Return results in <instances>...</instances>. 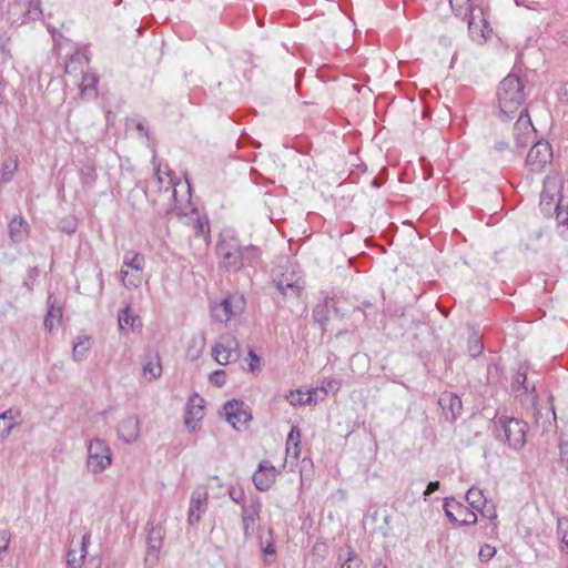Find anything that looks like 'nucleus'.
Here are the masks:
<instances>
[{"label":"nucleus","instance_id":"obj_11","mask_svg":"<svg viewBox=\"0 0 568 568\" xmlns=\"http://www.w3.org/2000/svg\"><path fill=\"white\" fill-rule=\"evenodd\" d=\"M552 160V150L548 142L536 143L528 152L526 164L534 172H540Z\"/></svg>","mask_w":568,"mask_h":568},{"label":"nucleus","instance_id":"obj_31","mask_svg":"<svg viewBox=\"0 0 568 568\" xmlns=\"http://www.w3.org/2000/svg\"><path fill=\"white\" fill-rule=\"evenodd\" d=\"M262 551L265 555V560L270 564L275 557V547L272 539V529H268V539L266 541L261 540Z\"/></svg>","mask_w":568,"mask_h":568},{"label":"nucleus","instance_id":"obj_47","mask_svg":"<svg viewBox=\"0 0 568 568\" xmlns=\"http://www.w3.org/2000/svg\"><path fill=\"white\" fill-rule=\"evenodd\" d=\"M73 63H74V61H73V60H71V61L67 64L65 69H67V71H68V72H70V71H71V69L75 70V69L73 68Z\"/></svg>","mask_w":568,"mask_h":568},{"label":"nucleus","instance_id":"obj_41","mask_svg":"<svg viewBox=\"0 0 568 568\" xmlns=\"http://www.w3.org/2000/svg\"><path fill=\"white\" fill-rule=\"evenodd\" d=\"M449 406L450 409L454 412L455 409L459 410L462 408V402L457 396L449 395Z\"/></svg>","mask_w":568,"mask_h":568},{"label":"nucleus","instance_id":"obj_37","mask_svg":"<svg viewBox=\"0 0 568 568\" xmlns=\"http://www.w3.org/2000/svg\"><path fill=\"white\" fill-rule=\"evenodd\" d=\"M10 538L11 534L8 529L0 530V552L6 551L8 549Z\"/></svg>","mask_w":568,"mask_h":568},{"label":"nucleus","instance_id":"obj_17","mask_svg":"<svg viewBox=\"0 0 568 568\" xmlns=\"http://www.w3.org/2000/svg\"><path fill=\"white\" fill-rule=\"evenodd\" d=\"M276 469L270 462H262L258 470L254 474L253 480L257 489L266 490L275 481Z\"/></svg>","mask_w":568,"mask_h":568},{"label":"nucleus","instance_id":"obj_6","mask_svg":"<svg viewBox=\"0 0 568 568\" xmlns=\"http://www.w3.org/2000/svg\"><path fill=\"white\" fill-rule=\"evenodd\" d=\"M240 356V345L232 334H222L212 347V357L220 365L236 361Z\"/></svg>","mask_w":568,"mask_h":568},{"label":"nucleus","instance_id":"obj_45","mask_svg":"<svg viewBox=\"0 0 568 568\" xmlns=\"http://www.w3.org/2000/svg\"><path fill=\"white\" fill-rule=\"evenodd\" d=\"M483 515L489 518L490 520H495L497 518V511L495 508L488 509L486 513H483Z\"/></svg>","mask_w":568,"mask_h":568},{"label":"nucleus","instance_id":"obj_9","mask_svg":"<svg viewBox=\"0 0 568 568\" xmlns=\"http://www.w3.org/2000/svg\"><path fill=\"white\" fill-rule=\"evenodd\" d=\"M501 432L500 436L514 448H520L526 442V423L515 419L503 417L499 419Z\"/></svg>","mask_w":568,"mask_h":568},{"label":"nucleus","instance_id":"obj_51","mask_svg":"<svg viewBox=\"0 0 568 568\" xmlns=\"http://www.w3.org/2000/svg\"><path fill=\"white\" fill-rule=\"evenodd\" d=\"M481 347L479 345L476 346V352H479Z\"/></svg>","mask_w":568,"mask_h":568},{"label":"nucleus","instance_id":"obj_8","mask_svg":"<svg viewBox=\"0 0 568 568\" xmlns=\"http://www.w3.org/2000/svg\"><path fill=\"white\" fill-rule=\"evenodd\" d=\"M222 415L236 430L245 428L247 423L252 419L248 407L243 402L236 399H232L223 406Z\"/></svg>","mask_w":568,"mask_h":568},{"label":"nucleus","instance_id":"obj_24","mask_svg":"<svg viewBox=\"0 0 568 568\" xmlns=\"http://www.w3.org/2000/svg\"><path fill=\"white\" fill-rule=\"evenodd\" d=\"M510 129H511V132H513V141H511V142H510V141H504V140L497 141V142L495 143V145H494V149H495L496 151H498V152H504V151H506V150H510V151H513L515 148H520V146H523V144H518V143H517L516 138H517L518 132H517V131H515V129H514V124H513V125L507 124V125H505L504 128H500V129L498 130V133H500V134L504 136L506 133H508V132L510 131ZM528 141H529V140H527V141L524 143V145H525Z\"/></svg>","mask_w":568,"mask_h":568},{"label":"nucleus","instance_id":"obj_52","mask_svg":"<svg viewBox=\"0 0 568 568\" xmlns=\"http://www.w3.org/2000/svg\"><path fill=\"white\" fill-rule=\"evenodd\" d=\"M445 402H446V397H442L440 403H445Z\"/></svg>","mask_w":568,"mask_h":568},{"label":"nucleus","instance_id":"obj_46","mask_svg":"<svg viewBox=\"0 0 568 568\" xmlns=\"http://www.w3.org/2000/svg\"><path fill=\"white\" fill-rule=\"evenodd\" d=\"M230 496H231V498H232L234 501H236V503L239 501V496H237V494H236L235 489H231V490H230Z\"/></svg>","mask_w":568,"mask_h":568},{"label":"nucleus","instance_id":"obj_28","mask_svg":"<svg viewBox=\"0 0 568 568\" xmlns=\"http://www.w3.org/2000/svg\"><path fill=\"white\" fill-rule=\"evenodd\" d=\"M466 500L469 503V505L474 509H476L478 511H481L486 505V498H485L483 491L475 487H471L470 489H468V491L466 494Z\"/></svg>","mask_w":568,"mask_h":568},{"label":"nucleus","instance_id":"obj_42","mask_svg":"<svg viewBox=\"0 0 568 568\" xmlns=\"http://www.w3.org/2000/svg\"><path fill=\"white\" fill-rule=\"evenodd\" d=\"M452 39L447 36H442L439 37L438 39V45L442 48V49H447V48H450L452 47Z\"/></svg>","mask_w":568,"mask_h":568},{"label":"nucleus","instance_id":"obj_30","mask_svg":"<svg viewBox=\"0 0 568 568\" xmlns=\"http://www.w3.org/2000/svg\"><path fill=\"white\" fill-rule=\"evenodd\" d=\"M18 168V161L16 159H8L3 162L0 172V180L2 182H9Z\"/></svg>","mask_w":568,"mask_h":568},{"label":"nucleus","instance_id":"obj_38","mask_svg":"<svg viewBox=\"0 0 568 568\" xmlns=\"http://www.w3.org/2000/svg\"><path fill=\"white\" fill-rule=\"evenodd\" d=\"M248 369L254 373L260 368V357L253 351L248 352Z\"/></svg>","mask_w":568,"mask_h":568},{"label":"nucleus","instance_id":"obj_7","mask_svg":"<svg viewBox=\"0 0 568 568\" xmlns=\"http://www.w3.org/2000/svg\"><path fill=\"white\" fill-rule=\"evenodd\" d=\"M452 9L456 12V14H462L463 12L470 11V17L468 19V29L470 34L475 41L484 42L487 39L486 34V23L480 14H475L471 10L470 0H449Z\"/></svg>","mask_w":568,"mask_h":568},{"label":"nucleus","instance_id":"obj_13","mask_svg":"<svg viewBox=\"0 0 568 568\" xmlns=\"http://www.w3.org/2000/svg\"><path fill=\"white\" fill-rule=\"evenodd\" d=\"M221 264L227 270H237L241 266V251L237 245L226 240H221L216 247Z\"/></svg>","mask_w":568,"mask_h":568},{"label":"nucleus","instance_id":"obj_53","mask_svg":"<svg viewBox=\"0 0 568 568\" xmlns=\"http://www.w3.org/2000/svg\"><path fill=\"white\" fill-rule=\"evenodd\" d=\"M385 568V567H384Z\"/></svg>","mask_w":568,"mask_h":568},{"label":"nucleus","instance_id":"obj_39","mask_svg":"<svg viewBox=\"0 0 568 568\" xmlns=\"http://www.w3.org/2000/svg\"><path fill=\"white\" fill-rule=\"evenodd\" d=\"M317 389H318V393H323L324 395H326L328 389L335 390V392L338 390V383L335 381H328L322 387H320Z\"/></svg>","mask_w":568,"mask_h":568},{"label":"nucleus","instance_id":"obj_40","mask_svg":"<svg viewBox=\"0 0 568 568\" xmlns=\"http://www.w3.org/2000/svg\"><path fill=\"white\" fill-rule=\"evenodd\" d=\"M345 555L346 559L344 562H342L341 568H351V561H353L356 558V554L352 548L347 547Z\"/></svg>","mask_w":568,"mask_h":568},{"label":"nucleus","instance_id":"obj_14","mask_svg":"<svg viewBox=\"0 0 568 568\" xmlns=\"http://www.w3.org/2000/svg\"><path fill=\"white\" fill-rule=\"evenodd\" d=\"M203 403L204 400L199 395H194L189 399L184 423L191 432L195 430L197 423L204 417Z\"/></svg>","mask_w":568,"mask_h":568},{"label":"nucleus","instance_id":"obj_29","mask_svg":"<svg viewBox=\"0 0 568 568\" xmlns=\"http://www.w3.org/2000/svg\"><path fill=\"white\" fill-rule=\"evenodd\" d=\"M144 267V257L139 253L126 254L121 268H130L138 270V272H143Z\"/></svg>","mask_w":568,"mask_h":568},{"label":"nucleus","instance_id":"obj_22","mask_svg":"<svg viewBox=\"0 0 568 568\" xmlns=\"http://www.w3.org/2000/svg\"><path fill=\"white\" fill-rule=\"evenodd\" d=\"M318 396V389H311L308 392H302V390H292L286 396V399L292 405H310L312 403H315V397Z\"/></svg>","mask_w":568,"mask_h":568},{"label":"nucleus","instance_id":"obj_50","mask_svg":"<svg viewBox=\"0 0 568 568\" xmlns=\"http://www.w3.org/2000/svg\"><path fill=\"white\" fill-rule=\"evenodd\" d=\"M199 353H200V349H197V351L195 352V354H193V355H192V357H193V358L197 357Z\"/></svg>","mask_w":568,"mask_h":568},{"label":"nucleus","instance_id":"obj_20","mask_svg":"<svg viewBox=\"0 0 568 568\" xmlns=\"http://www.w3.org/2000/svg\"><path fill=\"white\" fill-rule=\"evenodd\" d=\"M89 544H90V536L84 535L82 537L79 549H71L69 551L68 559H67L69 568H81L82 567V565L84 562V558L88 554L87 547Z\"/></svg>","mask_w":568,"mask_h":568},{"label":"nucleus","instance_id":"obj_27","mask_svg":"<svg viewBox=\"0 0 568 568\" xmlns=\"http://www.w3.org/2000/svg\"><path fill=\"white\" fill-rule=\"evenodd\" d=\"M62 310L60 307L51 306L44 320V328L48 332H53L61 323Z\"/></svg>","mask_w":568,"mask_h":568},{"label":"nucleus","instance_id":"obj_32","mask_svg":"<svg viewBox=\"0 0 568 568\" xmlns=\"http://www.w3.org/2000/svg\"><path fill=\"white\" fill-rule=\"evenodd\" d=\"M496 555V548L489 544H485L479 549V559L481 561H488Z\"/></svg>","mask_w":568,"mask_h":568},{"label":"nucleus","instance_id":"obj_48","mask_svg":"<svg viewBox=\"0 0 568 568\" xmlns=\"http://www.w3.org/2000/svg\"><path fill=\"white\" fill-rule=\"evenodd\" d=\"M564 94L568 99V82L564 85Z\"/></svg>","mask_w":568,"mask_h":568},{"label":"nucleus","instance_id":"obj_12","mask_svg":"<svg viewBox=\"0 0 568 568\" xmlns=\"http://www.w3.org/2000/svg\"><path fill=\"white\" fill-rule=\"evenodd\" d=\"M444 510L453 523L460 525H475L477 523V515L454 498L445 499Z\"/></svg>","mask_w":568,"mask_h":568},{"label":"nucleus","instance_id":"obj_3","mask_svg":"<svg viewBox=\"0 0 568 568\" xmlns=\"http://www.w3.org/2000/svg\"><path fill=\"white\" fill-rule=\"evenodd\" d=\"M273 281L277 290L288 298H297L304 285L302 277L294 270L283 265L273 270Z\"/></svg>","mask_w":568,"mask_h":568},{"label":"nucleus","instance_id":"obj_26","mask_svg":"<svg viewBox=\"0 0 568 568\" xmlns=\"http://www.w3.org/2000/svg\"><path fill=\"white\" fill-rule=\"evenodd\" d=\"M301 432L296 426H293L291 428V432L287 437L286 442V454L294 459H297L300 457L301 448Z\"/></svg>","mask_w":568,"mask_h":568},{"label":"nucleus","instance_id":"obj_16","mask_svg":"<svg viewBox=\"0 0 568 568\" xmlns=\"http://www.w3.org/2000/svg\"><path fill=\"white\" fill-rule=\"evenodd\" d=\"M141 375L146 382H154L162 375L161 357L158 353L150 352L145 354Z\"/></svg>","mask_w":568,"mask_h":568},{"label":"nucleus","instance_id":"obj_10","mask_svg":"<svg viewBox=\"0 0 568 568\" xmlns=\"http://www.w3.org/2000/svg\"><path fill=\"white\" fill-rule=\"evenodd\" d=\"M119 440L124 444H134L141 436V422L138 415L130 414L122 417L116 426Z\"/></svg>","mask_w":568,"mask_h":568},{"label":"nucleus","instance_id":"obj_1","mask_svg":"<svg viewBox=\"0 0 568 568\" xmlns=\"http://www.w3.org/2000/svg\"><path fill=\"white\" fill-rule=\"evenodd\" d=\"M497 99L503 115L509 120L518 116L514 123V129L518 132L517 143L524 144L527 140H530L535 130L529 116L523 115L521 108L526 95L521 80L515 74L507 75L498 87Z\"/></svg>","mask_w":568,"mask_h":568},{"label":"nucleus","instance_id":"obj_44","mask_svg":"<svg viewBox=\"0 0 568 568\" xmlns=\"http://www.w3.org/2000/svg\"><path fill=\"white\" fill-rule=\"evenodd\" d=\"M438 488H439V481H432V483L428 484L424 495L425 496H429L430 494L436 491Z\"/></svg>","mask_w":568,"mask_h":568},{"label":"nucleus","instance_id":"obj_18","mask_svg":"<svg viewBox=\"0 0 568 568\" xmlns=\"http://www.w3.org/2000/svg\"><path fill=\"white\" fill-rule=\"evenodd\" d=\"M207 504V493L204 490H195L192 494L190 509H189V523L194 524L200 521L202 514L205 511Z\"/></svg>","mask_w":568,"mask_h":568},{"label":"nucleus","instance_id":"obj_23","mask_svg":"<svg viewBox=\"0 0 568 568\" xmlns=\"http://www.w3.org/2000/svg\"><path fill=\"white\" fill-rule=\"evenodd\" d=\"M92 347L91 337L87 335H81L77 338L73 344L72 357L77 362L84 361L88 357V354Z\"/></svg>","mask_w":568,"mask_h":568},{"label":"nucleus","instance_id":"obj_35","mask_svg":"<svg viewBox=\"0 0 568 568\" xmlns=\"http://www.w3.org/2000/svg\"><path fill=\"white\" fill-rule=\"evenodd\" d=\"M12 427V420L4 414L0 416V435L7 437Z\"/></svg>","mask_w":568,"mask_h":568},{"label":"nucleus","instance_id":"obj_36","mask_svg":"<svg viewBox=\"0 0 568 568\" xmlns=\"http://www.w3.org/2000/svg\"><path fill=\"white\" fill-rule=\"evenodd\" d=\"M210 382L213 385H215L217 387H221L225 383L224 372L223 371H215L214 373H212L211 376H210Z\"/></svg>","mask_w":568,"mask_h":568},{"label":"nucleus","instance_id":"obj_34","mask_svg":"<svg viewBox=\"0 0 568 568\" xmlns=\"http://www.w3.org/2000/svg\"><path fill=\"white\" fill-rule=\"evenodd\" d=\"M558 529L561 535L562 542L568 549V518H560L558 520Z\"/></svg>","mask_w":568,"mask_h":568},{"label":"nucleus","instance_id":"obj_25","mask_svg":"<svg viewBox=\"0 0 568 568\" xmlns=\"http://www.w3.org/2000/svg\"><path fill=\"white\" fill-rule=\"evenodd\" d=\"M120 275L122 284L129 290L138 288L143 280V272L138 270L121 268Z\"/></svg>","mask_w":568,"mask_h":568},{"label":"nucleus","instance_id":"obj_15","mask_svg":"<svg viewBox=\"0 0 568 568\" xmlns=\"http://www.w3.org/2000/svg\"><path fill=\"white\" fill-rule=\"evenodd\" d=\"M261 505L257 501H252L248 506L243 508L242 525L245 538H251L260 521Z\"/></svg>","mask_w":568,"mask_h":568},{"label":"nucleus","instance_id":"obj_19","mask_svg":"<svg viewBox=\"0 0 568 568\" xmlns=\"http://www.w3.org/2000/svg\"><path fill=\"white\" fill-rule=\"evenodd\" d=\"M118 324L121 333H125L129 329L135 332L142 327L141 318L138 315H134L129 306L119 313Z\"/></svg>","mask_w":568,"mask_h":568},{"label":"nucleus","instance_id":"obj_5","mask_svg":"<svg viewBox=\"0 0 568 568\" xmlns=\"http://www.w3.org/2000/svg\"><path fill=\"white\" fill-rule=\"evenodd\" d=\"M562 185L564 179L560 173L554 172L546 176L540 199L541 209L546 214H550L552 212L554 204L561 203Z\"/></svg>","mask_w":568,"mask_h":568},{"label":"nucleus","instance_id":"obj_2","mask_svg":"<svg viewBox=\"0 0 568 568\" xmlns=\"http://www.w3.org/2000/svg\"><path fill=\"white\" fill-rule=\"evenodd\" d=\"M113 462L110 445L101 438H92L87 444L85 469L91 475H101L106 471Z\"/></svg>","mask_w":568,"mask_h":568},{"label":"nucleus","instance_id":"obj_33","mask_svg":"<svg viewBox=\"0 0 568 568\" xmlns=\"http://www.w3.org/2000/svg\"><path fill=\"white\" fill-rule=\"evenodd\" d=\"M552 210L556 212V220L559 224L568 222V210L564 209L561 203L554 204Z\"/></svg>","mask_w":568,"mask_h":568},{"label":"nucleus","instance_id":"obj_49","mask_svg":"<svg viewBox=\"0 0 568 568\" xmlns=\"http://www.w3.org/2000/svg\"><path fill=\"white\" fill-rule=\"evenodd\" d=\"M203 225L201 223H199V233H203Z\"/></svg>","mask_w":568,"mask_h":568},{"label":"nucleus","instance_id":"obj_43","mask_svg":"<svg viewBox=\"0 0 568 568\" xmlns=\"http://www.w3.org/2000/svg\"><path fill=\"white\" fill-rule=\"evenodd\" d=\"M560 456H561V460L568 467V442L561 444V446H560Z\"/></svg>","mask_w":568,"mask_h":568},{"label":"nucleus","instance_id":"obj_21","mask_svg":"<svg viewBox=\"0 0 568 568\" xmlns=\"http://www.w3.org/2000/svg\"><path fill=\"white\" fill-rule=\"evenodd\" d=\"M9 235L16 243L22 242L28 236V224L21 216H14L9 223Z\"/></svg>","mask_w":568,"mask_h":568},{"label":"nucleus","instance_id":"obj_4","mask_svg":"<svg viewBox=\"0 0 568 568\" xmlns=\"http://www.w3.org/2000/svg\"><path fill=\"white\" fill-rule=\"evenodd\" d=\"M245 308V300L242 295H229L211 307L212 318L227 325L233 318L239 317Z\"/></svg>","mask_w":568,"mask_h":568}]
</instances>
